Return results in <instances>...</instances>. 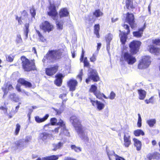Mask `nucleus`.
<instances>
[{"mask_svg":"<svg viewBox=\"0 0 160 160\" xmlns=\"http://www.w3.org/2000/svg\"><path fill=\"white\" fill-rule=\"evenodd\" d=\"M31 140V138L30 137H27L24 140V143L27 145V143L30 141Z\"/></svg>","mask_w":160,"mask_h":160,"instance_id":"4d7b16f0","label":"nucleus"},{"mask_svg":"<svg viewBox=\"0 0 160 160\" xmlns=\"http://www.w3.org/2000/svg\"><path fill=\"white\" fill-rule=\"evenodd\" d=\"M96 60V55L93 54L92 56L90 58V61L94 62Z\"/></svg>","mask_w":160,"mask_h":160,"instance_id":"5fc2aeb1","label":"nucleus"},{"mask_svg":"<svg viewBox=\"0 0 160 160\" xmlns=\"http://www.w3.org/2000/svg\"><path fill=\"white\" fill-rule=\"evenodd\" d=\"M18 82L26 87L30 88L32 86V84L30 82L25 80L23 78L19 79L18 80Z\"/></svg>","mask_w":160,"mask_h":160,"instance_id":"5701e85b","label":"nucleus"},{"mask_svg":"<svg viewBox=\"0 0 160 160\" xmlns=\"http://www.w3.org/2000/svg\"><path fill=\"white\" fill-rule=\"evenodd\" d=\"M126 6L127 8L129 9L134 8L132 2L131 0H127L126 1Z\"/></svg>","mask_w":160,"mask_h":160,"instance_id":"c9c22d12","label":"nucleus"},{"mask_svg":"<svg viewBox=\"0 0 160 160\" xmlns=\"http://www.w3.org/2000/svg\"><path fill=\"white\" fill-rule=\"evenodd\" d=\"M10 98L12 100L17 102L19 101L18 97L15 94L12 93L10 95Z\"/></svg>","mask_w":160,"mask_h":160,"instance_id":"f704fd0d","label":"nucleus"},{"mask_svg":"<svg viewBox=\"0 0 160 160\" xmlns=\"http://www.w3.org/2000/svg\"><path fill=\"white\" fill-rule=\"evenodd\" d=\"M133 141L134 142L135 146L137 148V150L138 151H139L141 149L142 143L141 142L136 138H134Z\"/></svg>","mask_w":160,"mask_h":160,"instance_id":"b1692460","label":"nucleus"},{"mask_svg":"<svg viewBox=\"0 0 160 160\" xmlns=\"http://www.w3.org/2000/svg\"><path fill=\"white\" fill-rule=\"evenodd\" d=\"M126 20V22L129 24L132 28L136 27V24L135 23L134 16L132 13H128Z\"/></svg>","mask_w":160,"mask_h":160,"instance_id":"f8f14e48","label":"nucleus"},{"mask_svg":"<svg viewBox=\"0 0 160 160\" xmlns=\"http://www.w3.org/2000/svg\"><path fill=\"white\" fill-rule=\"evenodd\" d=\"M152 43L156 45L160 44V38L152 40ZM148 50L151 53H153L157 56H160V49L157 48L153 45L148 46Z\"/></svg>","mask_w":160,"mask_h":160,"instance_id":"39448f33","label":"nucleus"},{"mask_svg":"<svg viewBox=\"0 0 160 160\" xmlns=\"http://www.w3.org/2000/svg\"><path fill=\"white\" fill-rule=\"evenodd\" d=\"M82 70H81L78 76V78L80 79V81H81L82 80Z\"/></svg>","mask_w":160,"mask_h":160,"instance_id":"680f3d73","label":"nucleus"},{"mask_svg":"<svg viewBox=\"0 0 160 160\" xmlns=\"http://www.w3.org/2000/svg\"><path fill=\"white\" fill-rule=\"evenodd\" d=\"M50 122L52 125H54L57 124V120L55 118H52L51 119Z\"/></svg>","mask_w":160,"mask_h":160,"instance_id":"8fccbe9b","label":"nucleus"},{"mask_svg":"<svg viewBox=\"0 0 160 160\" xmlns=\"http://www.w3.org/2000/svg\"><path fill=\"white\" fill-rule=\"evenodd\" d=\"M66 94H61L59 96V98L62 99V103H63L64 102H66L67 100Z\"/></svg>","mask_w":160,"mask_h":160,"instance_id":"49530a36","label":"nucleus"},{"mask_svg":"<svg viewBox=\"0 0 160 160\" xmlns=\"http://www.w3.org/2000/svg\"><path fill=\"white\" fill-rule=\"evenodd\" d=\"M64 160H77L76 159L73 158L71 157H66L65 158Z\"/></svg>","mask_w":160,"mask_h":160,"instance_id":"774afa93","label":"nucleus"},{"mask_svg":"<svg viewBox=\"0 0 160 160\" xmlns=\"http://www.w3.org/2000/svg\"><path fill=\"white\" fill-rule=\"evenodd\" d=\"M60 5V3H56L50 2L48 7V10L47 11L48 14L54 20L58 18V13L56 8H58Z\"/></svg>","mask_w":160,"mask_h":160,"instance_id":"7ed1b4c3","label":"nucleus"},{"mask_svg":"<svg viewBox=\"0 0 160 160\" xmlns=\"http://www.w3.org/2000/svg\"><path fill=\"white\" fill-rule=\"evenodd\" d=\"M93 80L94 82H97L99 79L98 76L96 71L94 70H92L90 73L88 75V78L86 80L87 83H88L90 81V80Z\"/></svg>","mask_w":160,"mask_h":160,"instance_id":"9b49d317","label":"nucleus"},{"mask_svg":"<svg viewBox=\"0 0 160 160\" xmlns=\"http://www.w3.org/2000/svg\"><path fill=\"white\" fill-rule=\"evenodd\" d=\"M138 118L137 125L138 127H140L141 126V125H142V119H141V116H140V114H138Z\"/></svg>","mask_w":160,"mask_h":160,"instance_id":"09e8293b","label":"nucleus"},{"mask_svg":"<svg viewBox=\"0 0 160 160\" xmlns=\"http://www.w3.org/2000/svg\"><path fill=\"white\" fill-rule=\"evenodd\" d=\"M100 30V26L99 24H96L94 26V33L96 35L97 37L99 38V31Z\"/></svg>","mask_w":160,"mask_h":160,"instance_id":"2f4dec72","label":"nucleus"},{"mask_svg":"<svg viewBox=\"0 0 160 160\" xmlns=\"http://www.w3.org/2000/svg\"><path fill=\"white\" fill-rule=\"evenodd\" d=\"M56 79L54 81L55 84L58 86H60L62 82V78L63 77L62 74H57L56 76Z\"/></svg>","mask_w":160,"mask_h":160,"instance_id":"aec40b11","label":"nucleus"},{"mask_svg":"<svg viewBox=\"0 0 160 160\" xmlns=\"http://www.w3.org/2000/svg\"><path fill=\"white\" fill-rule=\"evenodd\" d=\"M70 120L81 138L86 141H88L87 133L82 129L81 122L77 117L75 116H72L70 117Z\"/></svg>","mask_w":160,"mask_h":160,"instance_id":"f257e3e1","label":"nucleus"},{"mask_svg":"<svg viewBox=\"0 0 160 160\" xmlns=\"http://www.w3.org/2000/svg\"><path fill=\"white\" fill-rule=\"evenodd\" d=\"M97 90V86L95 85H92L90 89V91L91 92H93L94 94L95 92L98 91Z\"/></svg>","mask_w":160,"mask_h":160,"instance_id":"c03bdc74","label":"nucleus"},{"mask_svg":"<svg viewBox=\"0 0 160 160\" xmlns=\"http://www.w3.org/2000/svg\"><path fill=\"white\" fill-rule=\"evenodd\" d=\"M83 63H84V66L86 67H88L89 65V63L88 62L87 58H84Z\"/></svg>","mask_w":160,"mask_h":160,"instance_id":"603ef678","label":"nucleus"},{"mask_svg":"<svg viewBox=\"0 0 160 160\" xmlns=\"http://www.w3.org/2000/svg\"><path fill=\"white\" fill-rule=\"evenodd\" d=\"M90 101L92 105L93 106H97V102L98 101H93L92 100L90 99Z\"/></svg>","mask_w":160,"mask_h":160,"instance_id":"0e129e2a","label":"nucleus"},{"mask_svg":"<svg viewBox=\"0 0 160 160\" xmlns=\"http://www.w3.org/2000/svg\"><path fill=\"white\" fill-rule=\"evenodd\" d=\"M29 30H25L24 31V35L25 36V39H27L28 38V34Z\"/></svg>","mask_w":160,"mask_h":160,"instance_id":"69168bd1","label":"nucleus"},{"mask_svg":"<svg viewBox=\"0 0 160 160\" xmlns=\"http://www.w3.org/2000/svg\"><path fill=\"white\" fill-rule=\"evenodd\" d=\"M156 120L155 119H151L147 121V122L149 127H153L156 123Z\"/></svg>","mask_w":160,"mask_h":160,"instance_id":"473e14b6","label":"nucleus"},{"mask_svg":"<svg viewBox=\"0 0 160 160\" xmlns=\"http://www.w3.org/2000/svg\"><path fill=\"white\" fill-rule=\"evenodd\" d=\"M151 63L150 57L148 56L143 57L138 66L139 69H143L148 68Z\"/></svg>","mask_w":160,"mask_h":160,"instance_id":"0eeeda50","label":"nucleus"},{"mask_svg":"<svg viewBox=\"0 0 160 160\" xmlns=\"http://www.w3.org/2000/svg\"><path fill=\"white\" fill-rule=\"evenodd\" d=\"M62 53L60 50L49 51L44 58L42 61L44 62L46 60H49L50 62H53L61 58Z\"/></svg>","mask_w":160,"mask_h":160,"instance_id":"f03ea898","label":"nucleus"},{"mask_svg":"<svg viewBox=\"0 0 160 160\" xmlns=\"http://www.w3.org/2000/svg\"><path fill=\"white\" fill-rule=\"evenodd\" d=\"M40 28L45 32H50L53 29V25L47 21L42 22L40 25Z\"/></svg>","mask_w":160,"mask_h":160,"instance_id":"1a4fd4ad","label":"nucleus"},{"mask_svg":"<svg viewBox=\"0 0 160 160\" xmlns=\"http://www.w3.org/2000/svg\"><path fill=\"white\" fill-rule=\"evenodd\" d=\"M21 60L22 61L23 68L25 71L28 72L36 69L35 63L33 61H30L24 56L21 57Z\"/></svg>","mask_w":160,"mask_h":160,"instance_id":"20e7f679","label":"nucleus"},{"mask_svg":"<svg viewBox=\"0 0 160 160\" xmlns=\"http://www.w3.org/2000/svg\"><path fill=\"white\" fill-rule=\"evenodd\" d=\"M93 15L96 18L102 16L103 15L102 12L99 9L96 10L93 12Z\"/></svg>","mask_w":160,"mask_h":160,"instance_id":"72a5a7b5","label":"nucleus"},{"mask_svg":"<svg viewBox=\"0 0 160 160\" xmlns=\"http://www.w3.org/2000/svg\"><path fill=\"white\" fill-rule=\"evenodd\" d=\"M107 152L110 160H112L114 158V157L115 158V155H117L115 154L114 151L112 150H107Z\"/></svg>","mask_w":160,"mask_h":160,"instance_id":"bb28decb","label":"nucleus"},{"mask_svg":"<svg viewBox=\"0 0 160 160\" xmlns=\"http://www.w3.org/2000/svg\"><path fill=\"white\" fill-rule=\"evenodd\" d=\"M123 26L124 28L126 29L127 30V32H123L122 34H121L120 40L122 43L124 44L126 41L127 35L129 33L130 30L129 29V27L128 25L124 24Z\"/></svg>","mask_w":160,"mask_h":160,"instance_id":"ddd939ff","label":"nucleus"},{"mask_svg":"<svg viewBox=\"0 0 160 160\" xmlns=\"http://www.w3.org/2000/svg\"><path fill=\"white\" fill-rule=\"evenodd\" d=\"M16 89L18 92H22L20 89V86L19 84H18L16 87Z\"/></svg>","mask_w":160,"mask_h":160,"instance_id":"338daca9","label":"nucleus"},{"mask_svg":"<svg viewBox=\"0 0 160 160\" xmlns=\"http://www.w3.org/2000/svg\"><path fill=\"white\" fill-rule=\"evenodd\" d=\"M49 116L48 114H46L44 117L42 118H41L37 116L35 117V119L37 122L40 123L43 122L46 120L49 117Z\"/></svg>","mask_w":160,"mask_h":160,"instance_id":"393cba45","label":"nucleus"},{"mask_svg":"<svg viewBox=\"0 0 160 160\" xmlns=\"http://www.w3.org/2000/svg\"><path fill=\"white\" fill-rule=\"evenodd\" d=\"M16 42L17 43H19L22 42V39L21 38L20 35L18 34L17 36L16 39Z\"/></svg>","mask_w":160,"mask_h":160,"instance_id":"37998d69","label":"nucleus"},{"mask_svg":"<svg viewBox=\"0 0 160 160\" xmlns=\"http://www.w3.org/2000/svg\"><path fill=\"white\" fill-rule=\"evenodd\" d=\"M20 125L18 123L16 125V128L15 132V133L16 135L18 133L20 129Z\"/></svg>","mask_w":160,"mask_h":160,"instance_id":"a18cd8bd","label":"nucleus"},{"mask_svg":"<svg viewBox=\"0 0 160 160\" xmlns=\"http://www.w3.org/2000/svg\"><path fill=\"white\" fill-rule=\"evenodd\" d=\"M2 90L4 92L3 98L7 94L8 91L9 90H12L13 89L12 85L9 83H5L2 88Z\"/></svg>","mask_w":160,"mask_h":160,"instance_id":"dca6fc26","label":"nucleus"},{"mask_svg":"<svg viewBox=\"0 0 160 160\" xmlns=\"http://www.w3.org/2000/svg\"><path fill=\"white\" fill-rule=\"evenodd\" d=\"M97 107L99 110H101L103 109L104 107V105L102 103L98 101L97 102Z\"/></svg>","mask_w":160,"mask_h":160,"instance_id":"a19ab883","label":"nucleus"},{"mask_svg":"<svg viewBox=\"0 0 160 160\" xmlns=\"http://www.w3.org/2000/svg\"><path fill=\"white\" fill-rule=\"evenodd\" d=\"M154 157L155 159H158L160 158V154L158 152H155L154 153Z\"/></svg>","mask_w":160,"mask_h":160,"instance_id":"13d9d810","label":"nucleus"},{"mask_svg":"<svg viewBox=\"0 0 160 160\" xmlns=\"http://www.w3.org/2000/svg\"><path fill=\"white\" fill-rule=\"evenodd\" d=\"M57 125L60 126L59 127H60L61 129H62V128H64V127H65V124L63 121L61 119L59 120L58 122L57 123Z\"/></svg>","mask_w":160,"mask_h":160,"instance_id":"79ce46f5","label":"nucleus"},{"mask_svg":"<svg viewBox=\"0 0 160 160\" xmlns=\"http://www.w3.org/2000/svg\"><path fill=\"white\" fill-rule=\"evenodd\" d=\"M30 13L33 18H34L36 15V11L35 9L32 7L30 10Z\"/></svg>","mask_w":160,"mask_h":160,"instance_id":"3c124183","label":"nucleus"},{"mask_svg":"<svg viewBox=\"0 0 160 160\" xmlns=\"http://www.w3.org/2000/svg\"><path fill=\"white\" fill-rule=\"evenodd\" d=\"M71 148L72 150L77 152H79L81 151L82 149L80 147H77L75 145H72Z\"/></svg>","mask_w":160,"mask_h":160,"instance_id":"58836bf2","label":"nucleus"},{"mask_svg":"<svg viewBox=\"0 0 160 160\" xmlns=\"http://www.w3.org/2000/svg\"><path fill=\"white\" fill-rule=\"evenodd\" d=\"M62 156V155H53L49 157H46L47 160H57L58 159L59 157Z\"/></svg>","mask_w":160,"mask_h":160,"instance_id":"e433bc0d","label":"nucleus"},{"mask_svg":"<svg viewBox=\"0 0 160 160\" xmlns=\"http://www.w3.org/2000/svg\"><path fill=\"white\" fill-rule=\"evenodd\" d=\"M115 159L116 160H125L124 159L118 155H115Z\"/></svg>","mask_w":160,"mask_h":160,"instance_id":"052dcab7","label":"nucleus"},{"mask_svg":"<svg viewBox=\"0 0 160 160\" xmlns=\"http://www.w3.org/2000/svg\"><path fill=\"white\" fill-rule=\"evenodd\" d=\"M63 143L61 142H59L58 143L54 144H53V148L52 149L53 151H56L58 149H61L63 146Z\"/></svg>","mask_w":160,"mask_h":160,"instance_id":"cd10ccee","label":"nucleus"},{"mask_svg":"<svg viewBox=\"0 0 160 160\" xmlns=\"http://www.w3.org/2000/svg\"><path fill=\"white\" fill-rule=\"evenodd\" d=\"M77 81L75 79H71L68 82V85L69 87V90L71 91H74L75 90L76 87L78 85Z\"/></svg>","mask_w":160,"mask_h":160,"instance_id":"2eb2a0df","label":"nucleus"},{"mask_svg":"<svg viewBox=\"0 0 160 160\" xmlns=\"http://www.w3.org/2000/svg\"><path fill=\"white\" fill-rule=\"evenodd\" d=\"M69 14L68 10L66 8L61 9L59 12L60 18L68 17Z\"/></svg>","mask_w":160,"mask_h":160,"instance_id":"6ab92c4d","label":"nucleus"},{"mask_svg":"<svg viewBox=\"0 0 160 160\" xmlns=\"http://www.w3.org/2000/svg\"><path fill=\"white\" fill-rule=\"evenodd\" d=\"M59 129L61 130V128L60 127H58L55 128L54 129L52 130V132L54 134L58 133V132Z\"/></svg>","mask_w":160,"mask_h":160,"instance_id":"bf43d9fd","label":"nucleus"},{"mask_svg":"<svg viewBox=\"0 0 160 160\" xmlns=\"http://www.w3.org/2000/svg\"><path fill=\"white\" fill-rule=\"evenodd\" d=\"M141 42L138 41H133L129 44L130 52L133 54L136 53L139 50L141 45Z\"/></svg>","mask_w":160,"mask_h":160,"instance_id":"6e6552de","label":"nucleus"},{"mask_svg":"<svg viewBox=\"0 0 160 160\" xmlns=\"http://www.w3.org/2000/svg\"><path fill=\"white\" fill-rule=\"evenodd\" d=\"M48 136V134L46 132H44L39 134L38 138L43 141L46 140Z\"/></svg>","mask_w":160,"mask_h":160,"instance_id":"a878e982","label":"nucleus"},{"mask_svg":"<svg viewBox=\"0 0 160 160\" xmlns=\"http://www.w3.org/2000/svg\"><path fill=\"white\" fill-rule=\"evenodd\" d=\"M146 26L144 24L143 26L140 28L138 31L134 32L133 33V35L134 37L137 38H140L142 36V35L143 34V32L144 30L145 29Z\"/></svg>","mask_w":160,"mask_h":160,"instance_id":"4be33fe9","label":"nucleus"},{"mask_svg":"<svg viewBox=\"0 0 160 160\" xmlns=\"http://www.w3.org/2000/svg\"><path fill=\"white\" fill-rule=\"evenodd\" d=\"M56 27L59 30H61L63 28V22L62 20H58L56 22Z\"/></svg>","mask_w":160,"mask_h":160,"instance_id":"c85d7f7f","label":"nucleus"},{"mask_svg":"<svg viewBox=\"0 0 160 160\" xmlns=\"http://www.w3.org/2000/svg\"><path fill=\"white\" fill-rule=\"evenodd\" d=\"M131 132H125L124 136V145L126 147H128L131 144L130 138Z\"/></svg>","mask_w":160,"mask_h":160,"instance_id":"4468645a","label":"nucleus"},{"mask_svg":"<svg viewBox=\"0 0 160 160\" xmlns=\"http://www.w3.org/2000/svg\"><path fill=\"white\" fill-rule=\"evenodd\" d=\"M15 144L17 148L20 150H22L26 147L27 146L24 143V139L20 140L16 142Z\"/></svg>","mask_w":160,"mask_h":160,"instance_id":"f3484780","label":"nucleus"},{"mask_svg":"<svg viewBox=\"0 0 160 160\" xmlns=\"http://www.w3.org/2000/svg\"><path fill=\"white\" fill-rule=\"evenodd\" d=\"M116 96V94L113 92H112L109 97V98L111 99H114Z\"/></svg>","mask_w":160,"mask_h":160,"instance_id":"6e6d98bb","label":"nucleus"},{"mask_svg":"<svg viewBox=\"0 0 160 160\" xmlns=\"http://www.w3.org/2000/svg\"><path fill=\"white\" fill-rule=\"evenodd\" d=\"M58 69L57 66L46 68V74L48 76H52L57 71Z\"/></svg>","mask_w":160,"mask_h":160,"instance_id":"a211bd4d","label":"nucleus"},{"mask_svg":"<svg viewBox=\"0 0 160 160\" xmlns=\"http://www.w3.org/2000/svg\"><path fill=\"white\" fill-rule=\"evenodd\" d=\"M113 36L112 34L109 33L106 35L105 39L107 42V50L108 51L110 49V42L112 40Z\"/></svg>","mask_w":160,"mask_h":160,"instance_id":"412c9836","label":"nucleus"},{"mask_svg":"<svg viewBox=\"0 0 160 160\" xmlns=\"http://www.w3.org/2000/svg\"><path fill=\"white\" fill-rule=\"evenodd\" d=\"M151 63L150 57L148 56L143 57L138 66L139 69H143L148 68Z\"/></svg>","mask_w":160,"mask_h":160,"instance_id":"423d86ee","label":"nucleus"},{"mask_svg":"<svg viewBox=\"0 0 160 160\" xmlns=\"http://www.w3.org/2000/svg\"><path fill=\"white\" fill-rule=\"evenodd\" d=\"M138 93L139 94V99L141 100H143L145 98L146 92L145 91L140 89L138 90Z\"/></svg>","mask_w":160,"mask_h":160,"instance_id":"c756f323","label":"nucleus"},{"mask_svg":"<svg viewBox=\"0 0 160 160\" xmlns=\"http://www.w3.org/2000/svg\"><path fill=\"white\" fill-rule=\"evenodd\" d=\"M14 58L13 56L10 55L6 57V59L8 61L10 62H12L13 61Z\"/></svg>","mask_w":160,"mask_h":160,"instance_id":"864d4df0","label":"nucleus"},{"mask_svg":"<svg viewBox=\"0 0 160 160\" xmlns=\"http://www.w3.org/2000/svg\"><path fill=\"white\" fill-rule=\"evenodd\" d=\"M134 134L136 136H139L140 135H144V133L142 130L140 129L134 131Z\"/></svg>","mask_w":160,"mask_h":160,"instance_id":"ea45409f","label":"nucleus"},{"mask_svg":"<svg viewBox=\"0 0 160 160\" xmlns=\"http://www.w3.org/2000/svg\"><path fill=\"white\" fill-rule=\"evenodd\" d=\"M63 134L64 135L68 136L69 135V133L68 130L66 129V127H64V128H63L61 129V131H60V134Z\"/></svg>","mask_w":160,"mask_h":160,"instance_id":"4c0bfd02","label":"nucleus"},{"mask_svg":"<svg viewBox=\"0 0 160 160\" xmlns=\"http://www.w3.org/2000/svg\"><path fill=\"white\" fill-rule=\"evenodd\" d=\"M16 19L18 21V23L19 24H22V22L21 19V17H18L17 16Z\"/></svg>","mask_w":160,"mask_h":160,"instance_id":"e2e57ef3","label":"nucleus"},{"mask_svg":"<svg viewBox=\"0 0 160 160\" xmlns=\"http://www.w3.org/2000/svg\"><path fill=\"white\" fill-rule=\"evenodd\" d=\"M37 34L38 35L39 37V41L42 42H44L46 41V39L44 36L40 33V32L37 30H36Z\"/></svg>","mask_w":160,"mask_h":160,"instance_id":"7c9ffc66","label":"nucleus"},{"mask_svg":"<svg viewBox=\"0 0 160 160\" xmlns=\"http://www.w3.org/2000/svg\"><path fill=\"white\" fill-rule=\"evenodd\" d=\"M102 93H101L99 91H98L94 94L97 98L101 99L102 98Z\"/></svg>","mask_w":160,"mask_h":160,"instance_id":"de8ad7c7","label":"nucleus"},{"mask_svg":"<svg viewBox=\"0 0 160 160\" xmlns=\"http://www.w3.org/2000/svg\"><path fill=\"white\" fill-rule=\"evenodd\" d=\"M124 60L130 65L133 64L136 62V59L131 54L128 52L125 53L123 55Z\"/></svg>","mask_w":160,"mask_h":160,"instance_id":"9d476101","label":"nucleus"}]
</instances>
